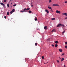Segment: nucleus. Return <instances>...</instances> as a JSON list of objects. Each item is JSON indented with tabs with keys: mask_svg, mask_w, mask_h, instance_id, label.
Segmentation results:
<instances>
[{
	"mask_svg": "<svg viewBox=\"0 0 67 67\" xmlns=\"http://www.w3.org/2000/svg\"><path fill=\"white\" fill-rule=\"evenodd\" d=\"M60 26H63V27H65V26H64V25H62L61 24H58L57 26V27H58L59 26V27H60Z\"/></svg>",
	"mask_w": 67,
	"mask_h": 67,
	"instance_id": "f257e3e1",
	"label": "nucleus"
},
{
	"mask_svg": "<svg viewBox=\"0 0 67 67\" xmlns=\"http://www.w3.org/2000/svg\"><path fill=\"white\" fill-rule=\"evenodd\" d=\"M0 3L1 4V5H3L4 8H5V5H4V4L2 3Z\"/></svg>",
	"mask_w": 67,
	"mask_h": 67,
	"instance_id": "f03ea898",
	"label": "nucleus"
},
{
	"mask_svg": "<svg viewBox=\"0 0 67 67\" xmlns=\"http://www.w3.org/2000/svg\"><path fill=\"white\" fill-rule=\"evenodd\" d=\"M56 13H59V14H60V11H58V10H56Z\"/></svg>",
	"mask_w": 67,
	"mask_h": 67,
	"instance_id": "7ed1b4c3",
	"label": "nucleus"
},
{
	"mask_svg": "<svg viewBox=\"0 0 67 67\" xmlns=\"http://www.w3.org/2000/svg\"><path fill=\"white\" fill-rule=\"evenodd\" d=\"M55 31H56V29H54L52 30V32L53 33V32H55Z\"/></svg>",
	"mask_w": 67,
	"mask_h": 67,
	"instance_id": "20e7f679",
	"label": "nucleus"
},
{
	"mask_svg": "<svg viewBox=\"0 0 67 67\" xmlns=\"http://www.w3.org/2000/svg\"><path fill=\"white\" fill-rule=\"evenodd\" d=\"M23 11H24V12H27V10H26V8L24 9Z\"/></svg>",
	"mask_w": 67,
	"mask_h": 67,
	"instance_id": "39448f33",
	"label": "nucleus"
},
{
	"mask_svg": "<svg viewBox=\"0 0 67 67\" xmlns=\"http://www.w3.org/2000/svg\"><path fill=\"white\" fill-rule=\"evenodd\" d=\"M59 52H63V50H62V49H59Z\"/></svg>",
	"mask_w": 67,
	"mask_h": 67,
	"instance_id": "423d86ee",
	"label": "nucleus"
},
{
	"mask_svg": "<svg viewBox=\"0 0 67 67\" xmlns=\"http://www.w3.org/2000/svg\"><path fill=\"white\" fill-rule=\"evenodd\" d=\"M45 11L46 12H47L48 13H49V11H48V10L47 9L45 10Z\"/></svg>",
	"mask_w": 67,
	"mask_h": 67,
	"instance_id": "0eeeda50",
	"label": "nucleus"
},
{
	"mask_svg": "<svg viewBox=\"0 0 67 67\" xmlns=\"http://www.w3.org/2000/svg\"><path fill=\"white\" fill-rule=\"evenodd\" d=\"M61 62H63V60H64V58H62V59H61Z\"/></svg>",
	"mask_w": 67,
	"mask_h": 67,
	"instance_id": "6e6552de",
	"label": "nucleus"
},
{
	"mask_svg": "<svg viewBox=\"0 0 67 67\" xmlns=\"http://www.w3.org/2000/svg\"><path fill=\"white\" fill-rule=\"evenodd\" d=\"M48 9H52V7H51L49 6L48 7Z\"/></svg>",
	"mask_w": 67,
	"mask_h": 67,
	"instance_id": "1a4fd4ad",
	"label": "nucleus"
},
{
	"mask_svg": "<svg viewBox=\"0 0 67 67\" xmlns=\"http://www.w3.org/2000/svg\"><path fill=\"white\" fill-rule=\"evenodd\" d=\"M44 29L45 30H46V29H47V26H45L44 27Z\"/></svg>",
	"mask_w": 67,
	"mask_h": 67,
	"instance_id": "9d476101",
	"label": "nucleus"
},
{
	"mask_svg": "<svg viewBox=\"0 0 67 67\" xmlns=\"http://www.w3.org/2000/svg\"><path fill=\"white\" fill-rule=\"evenodd\" d=\"M29 13H32V11H31V10H29Z\"/></svg>",
	"mask_w": 67,
	"mask_h": 67,
	"instance_id": "9b49d317",
	"label": "nucleus"
},
{
	"mask_svg": "<svg viewBox=\"0 0 67 67\" xmlns=\"http://www.w3.org/2000/svg\"><path fill=\"white\" fill-rule=\"evenodd\" d=\"M64 15H65V16H67V13H64Z\"/></svg>",
	"mask_w": 67,
	"mask_h": 67,
	"instance_id": "f8f14e48",
	"label": "nucleus"
},
{
	"mask_svg": "<svg viewBox=\"0 0 67 67\" xmlns=\"http://www.w3.org/2000/svg\"><path fill=\"white\" fill-rule=\"evenodd\" d=\"M55 43H56V44H57L58 43V42L57 41H56L55 42Z\"/></svg>",
	"mask_w": 67,
	"mask_h": 67,
	"instance_id": "ddd939ff",
	"label": "nucleus"
},
{
	"mask_svg": "<svg viewBox=\"0 0 67 67\" xmlns=\"http://www.w3.org/2000/svg\"><path fill=\"white\" fill-rule=\"evenodd\" d=\"M12 11V12H14V11H15V9H13Z\"/></svg>",
	"mask_w": 67,
	"mask_h": 67,
	"instance_id": "4468645a",
	"label": "nucleus"
},
{
	"mask_svg": "<svg viewBox=\"0 0 67 67\" xmlns=\"http://www.w3.org/2000/svg\"><path fill=\"white\" fill-rule=\"evenodd\" d=\"M30 8H28L27 9H26V10L27 11H28V10H30Z\"/></svg>",
	"mask_w": 67,
	"mask_h": 67,
	"instance_id": "2eb2a0df",
	"label": "nucleus"
},
{
	"mask_svg": "<svg viewBox=\"0 0 67 67\" xmlns=\"http://www.w3.org/2000/svg\"><path fill=\"white\" fill-rule=\"evenodd\" d=\"M57 46H58V45H57V44H56L55 45V47H57Z\"/></svg>",
	"mask_w": 67,
	"mask_h": 67,
	"instance_id": "dca6fc26",
	"label": "nucleus"
},
{
	"mask_svg": "<svg viewBox=\"0 0 67 67\" xmlns=\"http://www.w3.org/2000/svg\"><path fill=\"white\" fill-rule=\"evenodd\" d=\"M49 3H51V2H52V1L51 0H49Z\"/></svg>",
	"mask_w": 67,
	"mask_h": 67,
	"instance_id": "f3484780",
	"label": "nucleus"
},
{
	"mask_svg": "<svg viewBox=\"0 0 67 67\" xmlns=\"http://www.w3.org/2000/svg\"><path fill=\"white\" fill-rule=\"evenodd\" d=\"M55 6H56V4H53V7H55Z\"/></svg>",
	"mask_w": 67,
	"mask_h": 67,
	"instance_id": "a211bd4d",
	"label": "nucleus"
},
{
	"mask_svg": "<svg viewBox=\"0 0 67 67\" xmlns=\"http://www.w3.org/2000/svg\"><path fill=\"white\" fill-rule=\"evenodd\" d=\"M55 18H53L51 19V20H55Z\"/></svg>",
	"mask_w": 67,
	"mask_h": 67,
	"instance_id": "6ab92c4d",
	"label": "nucleus"
},
{
	"mask_svg": "<svg viewBox=\"0 0 67 67\" xmlns=\"http://www.w3.org/2000/svg\"><path fill=\"white\" fill-rule=\"evenodd\" d=\"M65 30H64L62 32V34H64V33H65Z\"/></svg>",
	"mask_w": 67,
	"mask_h": 67,
	"instance_id": "aec40b11",
	"label": "nucleus"
},
{
	"mask_svg": "<svg viewBox=\"0 0 67 67\" xmlns=\"http://www.w3.org/2000/svg\"><path fill=\"white\" fill-rule=\"evenodd\" d=\"M35 46H37V43H35Z\"/></svg>",
	"mask_w": 67,
	"mask_h": 67,
	"instance_id": "412c9836",
	"label": "nucleus"
},
{
	"mask_svg": "<svg viewBox=\"0 0 67 67\" xmlns=\"http://www.w3.org/2000/svg\"><path fill=\"white\" fill-rule=\"evenodd\" d=\"M42 59H44V56H42Z\"/></svg>",
	"mask_w": 67,
	"mask_h": 67,
	"instance_id": "4be33fe9",
	"label": "nucleus"
},
{
	"mask_svg": "<svg viewBox=\"0 0 67 67\" xmlns=\"http://www.w3.org/2000/svg\"><path fill=\"white\" fill-rule=\"evenodd\" d=\"M7 6L8 7H9V4H7Z\"/></svg>",
	"mask_w": 67,
	"mask_h": 67,
	"instance_id": "5701e85b",
	"label": "nucleus"
},
{
	"mask_svg": "<svg viewBox=\"0 0 67 67\" xmlns=\"http://www.w3.org/2000/svg\"><path fill=\"white\" fill-rule=\"evenodd\" d=\"M7 15H9V12H8L7 13Z\"/></svg>",
	"mask_w": 67,
	"mask_h": 67,
	"instance_id": "b1692460",
	"label": "nucleus"
},
{
	"mask_svg": "<svg viewBox=\"0 0 67 67\" xmlns=\"http://www.w3.org/2000/svg\"><path fill=\"white\" fill-rule=\"evenodd\" d=\"M64 3H67V1H65L64 2Z\"/></svg>",
	"mask_w": 67,
	"mask_h": 67,
	"instance_id": "393cba45",
	"label": "nucleus"
},
{
	"mask_svg": "<svg viewBox=\"0 0 67 67\" xmlns=\"http://www.w3.org/2000/svg\"><path fill=\"white\" fill-rule=\"evenodd\" d=\"M10 14H12V13H13V12H12V11H11L10 12Z\"/></svg>",
	"mask_w": 67,
	"mask_h": 67,
	"instance_id": "a878e982",
	"label": "nucleus"
},
{
	"mask_svg": "<svg viewBox=\"0 0 67 67\" xmlns=\"http://www.w3.org/2000/svg\"><path fill=\"white\" fill-rule=\"evenodd\" d=\"M35 21H37V18H35Z\"/></svg>",
	"mask_w": 67,
	"mask_h": 67,
	"instance_id": "bb28decb",
	"label": "nucleus"
},
{
	"mask_svg": "<svg viewBox=\"0 0 67 67\" xmlns=\"http://www.w3.org/2000/svg\"><path fill=\"white\" fill-rule=\"evenodd\" d=\"M57 63H59V61L58 60H57Z\"/></svg>",
	"mask_w": 67,
	"mask_h": 67,
	"instance_id": "cd10ccee",
	"label": "nucleus"
},
{
	"mask_svg": "<svg viewBox=\"0 0 67 67\" xmlns=\"http://www.w3.org/2000/svg\"><path fill=\"white\" fill-rule=\"evenodd\" d=\"M13 6V7H15V6H16V4H15Z\"/></svg>",
	"mask_w": 67,
	"mask_h": 67,
	"instance_id": "c85d7f7f",
	"label": "nucleus"
},
{
	"mask_svg": "<svg viewBox=\"0 0 67 67\" xmlns=\"http://www.w3.org/2000/svg\"><path fill=\"white\" fill-rule=\"evenodd\" d=\"M21 12L23 13L24 12V11H23V10H21L20 11Z\"/></svg>",
	"mask_w": 67,
	"mask_h": 67,
	"instance_id": "c756f323",
	"label": "nucleus"
},
{
	"mask_svg": "<svg viewBox=\"0 0 67 67\" xmlns=\"http://www.w3.org/2000/svg\"><path fill=\"white\" fill-rule=\"evenodd\" d=\"M64 55H65V53H63L62 54V56H64Z\"/></svg>",
	"mask_w": 67,
	"mask_h": 67,
	"instance_id": "7c9ffc66",
	"label": "nucleus"
},
{
	"mask_svg": "<svg viewBox=\"0 0 67 67\" xmlns=\"http://www.w3.org/2000/svg\"><path fill=\"white\" fill-rule=\"evenodd\" d=\"M65 48H67V46H65Z\"/></svg>",
	"mask_w": 67,
	"mask_h": 67,
	"instance_id": "2f4dec72",
	"label": "nucleus"
},
{
	"mask_svg": "<svg viewBox=\"0 0 67 67\" xmlns=\"http://www.w3.org/2000/svg\"><path fill=\"white\" fill-rule=\"evenodd\" d=\"M56 6H58V7H59V5L58 4H56Z\"/></svg>",
	"mask_w": 67,
	"mask_h": 67,
	"instance_id": "473e14b6",
	"label": "nucleus"
},
{
	"mask_svg": "<svg viewBox=\"0 0 67 67\" xmlns=\"http://www.w3.org/2000/svg\"><path fill=\"white\" fill-rule=\"evenodd\" d=\"M49 40H50V38H49L47 39V41H49Z\"/></svg>",
	"mask_w": 67,
	"mask_h": 67,
	"instance_id": "72a5a7b5",
	"label": "nucleus"
},
{
	"mask_svg": "<svg viewBox=\"0 0 67 67\" xmlns=\"http://www.w3.org/2000/svg\"><path fill=\"white\" fill-rule=\"evenodd\" d=\"M52 46L53 47H54V44H52Z\"/></svg>",
	"mask_w": 67,
	"mask_h": 67,
	"instance_id": "f704fd0d",
	"label": "nucleus"
},
{
	"mask_svg": "<svg viewBox=\"0 0 67 67\" xmlns=\"http://www.w3.org/2000/svg\"><path fill=\"white\" fill-rule=\"evenodd\" d=\"M6 1H7V0H4V2H6Z\"/></svg>",
	"mask_w": 67,
	"mask_h": 67,
	"instance_id": "c9c22d12",
	"label": "nucleus"
},
{
	"mask_svg": "<svg viewBox=\"0 0 67 67\" xmlns=\"http://www.w3.org/2000/svg\"><path fill=\"white\" fill-rule=\"evenodd\" d=\"M4 18L5 19H7V17H6V16H4Z\"/></svg>",
	"mask_w": 67,
	"mask_h": 67,
	"instance_id": "e433bc0d",
	"label": "nucleus"
},
{
	"mask_svg": "<svg viewBox=\"0 0 67 67\" xmlns=\"http://www.w3.org/2000/svg\"><path fill=\"white\" fill-rule=\"evenodd\" d=\"M65 44H66V45H67V42H65Z\"/></svg>",
	"mask_w": 67,
	"mask_h": 67,
	"instance_id": "4c0bfd02",
	"label": "nucleus"
},
{
	"mask_svg": "<svg viewBox=\"0 0 67 67\" xmlns=\"http://www.w3.org/2000/svg\"><path fill=\"white\" fill-rule=\"evenodd\" d=\"M65 19H67V17L65 18Z\"/></svg>",
	"mask_w": 67,
	"mask_h": 67,
	"instance_id": "58836bf2",
	"label": "nucleus"
},
{
	"mask_svg": "<svg viewBox=\"0 0 67 67\" xmlns=\"http://www.w3.org/2000/svg\"><path fill=\"white\" fill-rule=\"evenodd\" d=\"M31 7H33V5H31Z\"/></svg>",
	"mask_w": 67,
	"mask_h": 67,
	"instance_id": "ea45409f",
	"label": "nucleus"
},
{
	"mask_svg": "<svg viewBox=\"0 0 67 67\" xmlns=\"http://www.w3.org/2000/svg\"><path fill=\"white\" fill-rule=\"evenodd\" d=\"M59 58L60 59H61V58H60V57H59Z\"/></svg>",
	"mask_w": 67,
	"mask_h": 67,
	"instance_id": "a19ab883",
	"label": "nucleus"
},
{
	"mask_svg": "<svg viewBox=\"0 0 67 67\" xmlns=\"http://www.w3.org/2000/svg\"><path fill=\"white\" fill-rule=\"evenodd\" d=\"M64 67H66V66H65V65H64Z\"/></svg>",
	"mask_w": 67,
	"mask_h": 67,
	"instance_id": "79ce46f5",
	"label": "nucleus"
},
{
	"mask_svg": "<svg viewBox=\"0 0 67 67\" xmlns=\"http://www.w3.org/2000/svg\"><path fill=\"white\" fill-rule=\"evenodd\" d=\"M33 4V3H32H32H31V4Z\"/></svg>",
	"mask_w": 67,
	"mask_h": 67,
	"instance_id": "37998d69",
	"label": "nucleus"
},
{
	"mask_svg": "<svg viewBox=\"0 0 67 67\" xmlns=\"http://www.w3.org/2000/svg\"><path fill=\"white\" fill-rule=\"evenodd\" d=\"M62 14L63 15H64V13H62Z\"/></svg>",
	"mask_w": 67,
	"mask_h": 67,
	"instance_id": "c03bdc74",
	"label": "nucleus"
},
{
	"mask_svg": "<svg viewBox=\"0 0 67 67\" xmlns=\"http://www.w3.org/2000/svg\"><path fill=\"white\" fill-rule=\"evenodd\" d=\"M51 10L52 11H53V10H52V9H51Z\"/></svg>",
	"mask_w": 67,
	"mask_h": 67,
	"instance_id": "a18cd8bd",
	"label": "nucleus"
},
{
	"mask_svg": "<svg viewBox=\"0 0 67 67\" xmlns=\"http://www.w3.org/2000/svg\"><path fill=\"white\" fill-rule=\"evenodd\" d=\"M10 1H11V0H10Z\"/></svg>",
	"mask_w": 67,
	"mask_h": 67,
	"instance_id": "49530a36",
	"label": "nucleus"
},
{
	"mask_svg": "<svg viewBox=\"0 0 67 67\" xmlns=\"http://www.w3.org/2000/svg\"><path fill=\"white\" fill-rule=\"evenodd\" d=\"M33 36L34 37V36Z\"/></svg>",
	"mask_w": 67,
	"mask_h": 67,
	"instance_id": "de8ad7c7",
	"label": "nucleus"
}]
</instances>
